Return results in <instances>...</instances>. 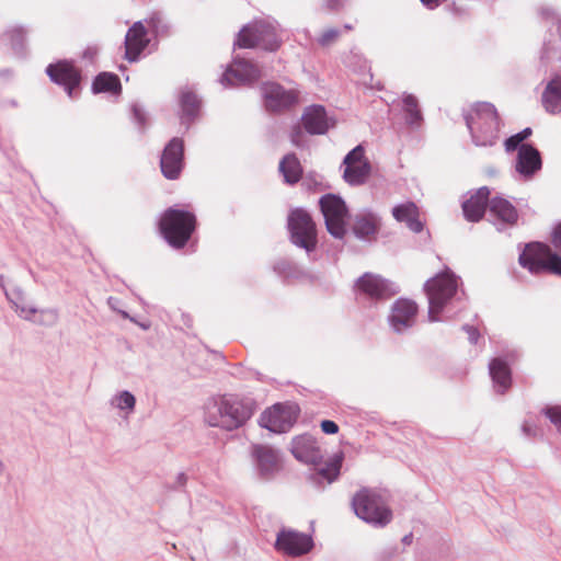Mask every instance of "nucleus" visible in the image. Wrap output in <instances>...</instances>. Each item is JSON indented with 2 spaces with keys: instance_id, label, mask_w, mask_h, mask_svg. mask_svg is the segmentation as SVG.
<instances>
[{
  "instance_id": "c85d7f7f",
  "label": "nucleus",
  "mask_w": 561,
  "mask_h": 561,
  "mask_svg": "<svg viewBox=\"0 0 561 561\" xmlns=\"http://www.w3.org/2000/svg\"><path fill=\"white\" fill-rule=\"evenodd\" d=\"M490 376L497 393H504L512 382L511 369L502 358H494L489 364Z\"/></svg>"
},
{
  "instance_id": "c756f323",
  "label": "nucleus",
  "mask_w": 561,
  "mask_h": 561,
  "mask_svg": "<svg viewBox=\"0 0 561 561\" xmlns=\"http://www.w3.org/2000/svg\"><path fill=\"white\" fill-rule=\"evenodd\" d=\"M342 456H335L331 461L325 462L321 468L314 469L309 479L316 485H327L335 481L340 474Z\"/></svg>"
},
{
  "instance_id": "39448f33",
  "label": "nucleus",
  "mask_w": 561,
  "mask_h": 561,
  "mask_svg": "<svg viewBox=\"0 0 561 561\" xmlns=\"http://www.w3.org/2000/svg\"><path fill=\"white\" fill-rule=\"evenodd\" d=\"M352 506L357 517L376 527L386 526L392 518L391 511L382 497L367 489L354 495Z\"/></svg>"
},
{
  "instance_id": "de8ad7c7",
  "label": "nucleus",
  "mask_w": 561,
  "mask_h": 561,
  "mask_svg": "<svg viewBox=\"0 0 561 561\" xmlns=\"http://www.w3.org/2000/svg\"><path fill=\"white\" fill-rule=\"evenodd\" d=\"M347 0H322L323 5L331 10H337L344 5Z\"/></svg>"
},
{
  "instance_id": "393cba45",
  "label": "nucleus",
  "mask_w": 561,
  "mask_h": 561,
  "mask_svg": "<svg viewBox=\"0 0 561 561\" xmlns=\"http://www.w3.org/2000/svg\"><path fill=\"white\" fill-rule=\"evenodd\" d=\"M380 226V218L371 211H362L355 215L352 230L356 238L369 240Z\"/></svg>"
},
{
  "instance_id": "1a4fd4ad",
  "label": "nucleus",
  "mask_w": 561,
  "mask_h": 561,
  "mask_svg": "<svg viewBox=\"0 0 561 561\" xmlns=\"http://www.w3.org/2000/svg\"><path fill=\"white\" fill-rule=\"evenodd\" d=\"M328 232L335 239L346 234L347 207L345 202L333 194H327L319 201Z\"/></svg>"
},
{
  "instance_id": "5fc2aeb1",
  "label": "nucleus",
  "mask_w": 561,
  "mask_h": 561,
  "mask_svg": "<svg viewBox=\"0 0 561 561\" xmlns=\"http://www.w3.org/2000/svg\"><path fill=\"white\" fill-rule=\"evenodd\" d=\"M344 28H345V30H351V28H352V26H351V25H348V24H345V25H344Z\"/></svg>"
},
{
  "instance_id": "79ce46f5",
  "label": "nucleus",
  "mask_w": 561,
  "mask_h": 561,
  "mask_svg": "<svg viewBox=\"0 0 561 561\" xmlns=\"http://www.w3.org/2000/svg\"><path fill=\"white\" fill-rule=\"evenodd\" d=\"M108 307L113 310L118 312L123 318L130 320L131 322H136V320L128 314L125 310L119 309L121 301L119 299L115 297H108L107 299Z\"/></svg>"
},
{
  "instance_id": "9b49d317",
  "label": "nucleus",
  "mask_w": 561,
  "mask_h": 561,
  "mask_svg": "<svg viewBox=\"0 0 561 561\" xmlns=\"http://www.w3.org/2000/svg\"><path fill=\"white\" fill-rule=\"evenodd\" d=\"M356 289L371 301L387 300L399 291L394 283L371 273H365L357 279Z\"/></svg>"
},
{
  "instance_id": "6e6d98bb",
  "label": "nucleus",
  "mask_w": 561,
  "mask_h": 561,
  "mask_svg": "<svg viewBox=\"0 0 561 561\" xmlns=\"http://www.w3.org/2000/svg\"><path fill=\"white\" fill-rule=\"evenodd\" d=\"M140 327H141L144 330H147V329H148V325H145V324H140Z\"/></svg>"
},
{
  "instance_id": "423d86ee",
  "label": "nucleus",
  "mask_w": 561,
  "mask_h": 561,
  "mask_svg": "<svg viewBox=\"0 0 561 561\" xmlns=\"http://www.w3.org/2000/svg\"><path fill=\"white\" fill-rule=\"evenodd\" d=\"M236 46L240 48H261L274 51L279 48L280 39L275 24L255 21L244 26L238 34Z\"/></svg>"
},
{
  "instance_id": "37998d69",
  "label": "nucleus",
  "mask_w": 561,
  "mask_h": 561,
  "mask_svg": "<svg viewBox=\"0 0 561 561\" xmlns=\"http://www.w3.org/2000/svg\"><path fill=\"white\" fill-rule=\"evenodd\" d=\"M321 430L325 434H336L339 432V426L335 422L330 420H324L321 422Z\"/></svg>"
},
{
  "instance_id": "4468645a",
  "label": "nucleus",
  "mask_w": 561,
  "mask_h": 561,
  "mask_svg": "<svg viewBox=\"0 0 561 561\" xmlns=\"http://www.w3.org/2000/svg\"><path fill=\"white\" fill-rule=\"evenodd\" d=\"M184 165V142L181 138H172L164 147L161 158V172L168 180H176Z\"/></svg>"
},
{
  "instance_id": "2eb2a0df",
  "label": "nucleus",
  "mask_w": 561,
  "mask_h": 561,
  "mask_svg": "<svg viewBox=\"0 0 561 561\" xmlns=\"http://www.w3.org/2000/svg\"><path fill=\"white\" fill-rule=\"evenodd\" d=\"M264 103L267 110L278 112L286 110L299 102V91L286 90L275 82L264 83L262 87Z\"/></svg>"
},
{
  "instance_id": "bb28decb",
  "label": "nucleus",
  "mask_w": 561,
  "mask_h": 561,
  "mask_svg": "<svg viewBox=\"0 0 561 561\" xmlns=\"http://www.w3.org/2000/svg\"><path fill=\"white\" fill-rule=\"evenodd\" d=\"M5 297L21 319L25 321H34V316L37 313V308L27 302V298L22 288L14 286L10 290H5Z\"/></svg>"
},
{
  "instance_id": "412c9836",
  "label": "nucleus",
  "mask_w": 561,
  "mask_h": 561,
  "mask_svg": "<svg viewBox=\"0 0 561 561\" xmlns=\"http://www.w3.org/2000/svg\"><path fill=\"white\" fill-rule=\"evenodd\" d=\"M46 73L50 80L55 83L62 85L69 96H72L73 90L80 83V73L68 61H59L54 65H49L46 68Z\"/></svg>"
},
{
  "instance_id": "f257e3e1",
  "label": "nucleus",
  "mask_w": 561,
  "mask_h": 561,
  "mask_svg": "<svg viewBox=\"0 0 561 561\" xmlns=\"http://www.w3.org/2000/svg\"><path fill=\"white\" fill-rule=\"evenodd\" d=\"M253 414V404L234 396L209 400L205 405V421L210 426L227 431L242 426Z\"/></svg>"
},
{
  "instance_id": "20e7f679",
  "label": "nucleus",
  "mask_w": 561,
  "mask_h": 561,
  "mask_svg": "<svg viewBox=\"0 0 561 561\" xmlns=\"http://www.w3.org/2000/svg\"><path fill=\"white\" fill-rule=\"evenodd\" d=\"M195 225L196 218L193 213L171 207L160 219V231L171 247L180 249L191 238Z\"/></svg>"
},
{
  "instance_id": "ea45409f",
  "label": "nucleus",
  "mask_w": 561,
  "mask_h": 561,
  "mask_svg": "<svg viewBox=\"0 0 561 561\" xmlns=\"http://www.w3.org/2000/svg\"><path fill=\"white\" fill-rule=\"evenodd\" d=\"M545 414L561 434V407L547 408Z\"/></svg>"
},
{
  "instance_id": "e433bc0d",
  "label": "nucleus",
  "mask_w": 561,
  "mask_h": 561,
  "mask_svg": "<svg viewBox=\"0 0 561 561\" xmlns=\"http://www.w3.org/2000/svg\"><path fill=\"white\" fill-rule=\"evenodd\" d=\"M58 311L55 308H43L37 309L36 316H34L35 324L43 327H54L58 322Z\"/></svg>"
},
{
  "instance_id": "a19ab883",
  "label": "nucleus",
  "mask_w": 561,
  "mask_h": 561,
  "mask_svg": "<svg viewBox=\"0 0 561 561\" xmlns=\"http://www.w3.org/2000/svg\"><path fill=\"white\" fill-rule=\"evenodd\" d=\"M340 36V32L336 28H328L319 37V44L322 46H329L334 43Z\"/></svg>"
},
{
  "instance_id": "cd10ccee",
  "label": "nucleus",
  "mask_w": 561,
  "mask_h": 561,
  "mask_svg": "<svg viewBox=\"0 0 561 561\" xmlns=\"http://www.w3.org/2000/svg\"><path fill=\"white\" fill-rule=\"evenodd\" d=\"M392 216L397 221L404 222L415 233L423 230V222L419 219V209L412 202L394 206L392 208Z\"/></svg>"
},
{
  "instance_id": "f704fd0d",
  "label": "nucleus",
  "mask_w": 561,
  "mask_h": 561,
  "mask_svg": "<svg viewBox=\"0 0 561 561\" xmlns=\"http://www.w3.org/2000/svg\"><path fill=\"white\" fill-rule=\"evenodd\" d=\"M121 90V83L117 76L108 72L100 73L92 83L94 93L112 92L116 93Z\"/></svg>"
},
{
  "instance_id": "72a5a7b5",
  "label": "nucleus",
  "mask_w": 561,
  "mask_h": 561,
  "mask_svg": "<svg viewBox=\"0 0 561 561\" xmlns=\"http://www.w3.org/2000/svg\"><path fill=\"white\" fill-rule=\"evenodd\" d=\"M402 108L405 113V122L413 127L420 126L423 117L419 108V101L414 95L408 93L403 95Z\"/></svg>"
},
{
  "instance_id": "aec40b11",
  "label": "nucleus",
  "mask_w": 561,
  "mask_h": 561,
  "mask_svg": "<svg viewBox=\"0 0 561 561\" xmlns=\"http://www.w3.org/2000/svg\"><path fill=\"white\" fill-rule=\"evenodd\" d=\"M290 450L297 460L308 465L316 466L323 458L316 438L308 434L296 436L291 442Z\"/></svg>"
},
{
  "instance_id": "8fccbe9b",
  "label": "nucleus",
  "mask_w": 561,
  "mask_h": 561,
  "mask_svg": "<svg viewBox=\"0 0 561 561\" xmlns=\"http://www.w3.org/2000/svg\"><path fill=\"white\" fill-rule=\"evenodd\" d=\"M133 111H134V116H135V118L137 119V122H138L139 124H144V122H145V115H144V113L140 111V108H138L137 106H134Z\"/></svg>"
},
{
  "instance_id": "ddd939ff",
  "label": "nucleus",
  "mask_w": 561,
  "mask_h": 561,
  "mask_svg": "<svg viewBox=\"0 0 561 561\" xmlns=\"http://www.w3.org/2000/svg\"><path fill=\"white\" fill-rule=\"evenodd\" d=\"M343 179L350 185H362L370 174V163L365 158V150L362 145L351 150L343 160Z\"/></svg>"
},
{
  "instance_id": "f03ea898",
  "label": "nucleus",
  "mask_w": 561,
  "mask_h": 561,
  "mask_svg": "<svg viewBox=\"0 0 561 561\" xmlns=\"http://www.w3.org/2000/svg\"><path fill=\"white\" fill-rule=\"evenodd\" d=\"M465 119L476 146H493L497 141L500 123L493 104H474L465 115Z\"/></svg>"
},
{
  "instance_id": "a211bd4d",
  "label": "nucleus",
  "mask_w": 561,
  "mask_h": 561,
  "mask_svg": "<svg viewBox=\"0 0 561 561\" xmlns=\"http://www.w3.org/2000/svg\"><path fill=\"white\" fill-rule=\"evenodd\" d=\"M518 214L513 204L500 196L493 197L489 203V220L499 231L516 224Z\"/></svg>"
},
{
  "instance_id": "0eeeda50",
  "label": "nucleus",
  "mask_w": 561,
  "mask_h": 561,
  "mask_svg": "<svg viewBox=\"0 0 561 561\" xmlns=\"http://www.w3.org/2000/svg\"><path fill=\"white\" fill-rule=\"evenodd\" d=\"M518 261L533 274L550 272L561 276V256L553 253L547 244L540 242L527 244L519 254Z\"/></svg>"
},
{
  "instance_id": "a878e982",
  "label": "nucleus",
  "mask_w": 561,
  "mask_h": 561,
  "mask_svg": "<svg viewBox=\"0 0 561 561\" xmlns=\"http://www.w3.org/2000/svg\"><path fill=\"white\" fill-rule=\"evenodd\" d=\"M253 455L262 476H270L279 468V455L270 446L256 445L253 447Z\"/></svg>"
},
{
  "instance_id": "c03bdc74",
  "label": "nucleus",
  "mask_w": 561,
  "mask_h": 561,
  "mask_svg": "<svg viewBox=\"0 0 561 561\" xmlns=\"http://www.w3.org/2000/svg\"><path fill=\"white\" fill-rule=\"evenodd\" d=\"M552 243L556 249L561 251V224H559L552 232Z\"/></svg>"
},
{
  "instance_id": "6ab92c4d",
  "label": "nucleus",
  "mask_w": 561,
  "mask_h": 561,
  "mask_svg": "<svg viewBox=\"0 0 561 561\" xmlns=\"http://www.w3.org/2000/svg\"><path fill=\"white\" fill-rule=\"evenodd\" d=\"M541 167L540 152L534 146L526 144L518 147L514 169L519 178L530 180Z\"/></svg>"
},
{
  "instance_id": "4be33fe9",
  "label": "nucleus",
  "mask_w": 561,
  "mask_h": 561,
  "mask_svg": "<svg viewBox=\"0 0 561 561\" xmlns=\"http://www.w3.org/2000/svg\"><path fill=\"white\" fill-rule=\"evenodd\" d=\"M302 124L309 134L323 135L335 125V122L328 116L322 105H310L304 111Z\"/></svg>"
},
{
  "instance_id": "a18cd8bd",
  "label": "nucleus",
  "mask_w": 561,
  "mask_h": 561,
  "mask_svg": "<svg viewBox=\"0 0 561 561\" xmlns=\"http://www.w3.org/2000/svg\"><path fill=\"white\" fill-rule=\"evenodd\" d=\"M463 330L467 332L470 343L476 344L480 335L478 330L470 325H465Z\"/></svg>"
},
{
  "instance_id": "3c124183",
  "label": "nucleus",
  "mask_w": 561,
  "mask_h": 561,
  "mask_svg": "<svg viewBox=\"0 0 561 561\" xmlns=\"http://www.w3.org/2000/svg\"><path fill=\"white\" fill-rule=\"evenodd\" d=\"M412 540H413V535L412 534H408L405 535L403 538H402V542L404 545H411L412 543Z\"/></svg>"
},
{
  "instance_id": "f8f14e48",
  "label": "nucleus",
  "mask_w": 561,
  "mask_h": 561,
  "mask_svg": "<svg viewBox=\"0 0 561 561\" xmlns=\"http://www.w3.org/2000/svg\"><path fill=\"white\" fill-rule=\"evenodd\" d=\"M417 311L415 301L407 298L397 299L391 305L387 318L390 329L397 334L408 332L416 323Z\"/></svg>"
},
{
  "instance_id": "603ef678",
  "label": "nucleus",
  "mask_w": 561,
  "mask_h": 561,
  "mask_svg": "<svg viewBox=\"0 0 561 561\" xmlns=\"http://www.w3.org/2000/svg\"><path fill=\"white\" fill-rule=\"evenodd\" d=\"M3 471H4V465H3L2 460L0 459V477L2 476Z\"/></svg>"
},
{
  "instance_id": "864d4df0",
  "label": "nucleus",
  "mask_w": 561,
  "mask_h": 561,
  "mask_svg": "<svg viewBox=\"0 0 561 561\" xmlns=\"http://www.w3.org/2000/svg\"><path fill=\"white\" fill-rule=\"evenodd\" d=\"M285 265V263H279L277 264L276 268L282 272L283 271V266Z\"/></svg>"
},
{
  "instance_id": "f3484780",
  "label": "nucleus",
  "mask_w": 561,
  "mask_h": 561,
  "mask_svg": "<svg viewBox=\"0 0 561 561\" xmlns=\"http://www.w3.org/2000/svg\"><path fill=\"white\" fill-rule=\"evenodd\" d=\"M260 77L261 71L255 65L244 59L234 58L222 75L220 82L226 87H232L256 81Z\"/></svg>"
},
{
  "instance_id": "09e8293b",
  "label": "nucleus",
  "mask_w": 561,
  "mask_h": 561,
  "mask_svg": "<svg viewBox=\"0 0 561 561\" xmlns=\"http://www.w3.org/2000/svg\"><path fill=\"white\" fill-rule=\"evenodd\" d=\"M423 5H425L427 9H435L440 4V0H420Z\"/></svg>"
},
{
  "instance_id": "7c9ffc66",
  "label": "nucleus",
  "mask_w": 561,
  "mask_h": 561,
  "mask_svg": "<svg viewBox=\"0 0 561 561\" xmlns=\"http://www.w3.org/2000/svg\"><path fill=\"white\" fill-rule=\"evenodd\" d=\"M542 105L548 113L561 112V77L551 79L542 93Z\"/></svg>"
},
{
  "instance_id": "b1692460",
  "label": "nucleus",
  "mask_w": 561,
  "mask_h": 561,
  "mask_svg": "<svg viewBox=\"0 0 561 561\" xmlns=\"http://www.w3.org/2000/svg\"><path fill=\"white\" fill-rule=\"evenodd\" d=\"M489 195L490 190L482 186L462 202V210L467 220L479 221L483 217Z\"/></svg>"
},
{
  "instance_id": "5701e85b",
  "label": "nucleus",
  "mask_w": 561,
  "mask_h": 561,
  "mask_svg": "<svg viewBox=\"0 0 561 561\" xmlns=\"http://www.w3.org/2000/svg\"><path fill=\"white\" fill-rule=\"evenodd\" d=\"M149 44L147 30L142 22H135L125 36V57L130 62L138 60L140 54Z\"/></svg>"
},
{
  "instance_id": "4c0bfd02",
  "label": "nucleus",
  "mask_w": 561,
  "mask_h": 561,
  "mask_svg": "<svg viewBox=\"0 0 561 561\" xmlns=\"http://www.w3.org/2000/svg\"><path fill=\"white\" fill-rule=\"evenodd\" d=\"M531 134V129L530 128H525L523 129L522 131L511 136L510 138H507L505 140V150L506 151H513V150H517L518 151V147L522 146V141H524L526 138H528Z\"/></svg>"
},
{
  "instance_id": "49530a36",
  "label": "nucleus",
  "mask_w": 561,
  "mask_h": 561,
  "mask_svg": "<svg viewBox=\"0 0 561 561\" xmlns=\"http://www.w3.org/2000/svg\"><path fill=\"white\" fill-rule=\"evenodd\" d=\"M522 431L526 436H536L537 430L534 423L525 421L522 425Z\"/></svg>"
},
{
  "instance_id": "dca6fc26",
  "label": "nucleus",
  "mask_w": 561,
  "mask_h": 561,
  "mask_svg": "<svg viewBox=\"0 0 561 561\" xmlns=\"http://www.w3.org/2000/svg\"><path fill=\"white\" fill-rule=\"evenodd\" d=\"M313 547L310 535L293 529H283L276 538V549L291 557H299L308 553Z\"/></svg>"
},
{
  "instance_id": "473e14b6",
  "label": "nucleus",
  "mask_w": 561,
  "mask_h": 561,
  "mask_svg": "<svg viewBox=\"0 0 561 561\" xmlns=\"http://www.w3.org/2000/svg\"><path fill=\"white\" fill-rule=\"evenodd\" d=\"M279 171L285 181L289 184L298 182L302 173L301 165L293 153H289L282 159L279 163Z\"/></svg>"
},
{
  "instance_id": "6e6552de",
  "label": "nucleus",
  "mask_w": 561,
  "mask_h": 561,
  "mask_svg": "<svg viewBox=\"0 0 561 561\" xmlns=\"http://www.w3.org/2000/svg\"><path fill=\"white\" fill-rule=\"evenodd\" d=\"M290 241L298 248L312 252L318 243L316 225L310 215L300 208L291 210L288 216Z\"/></svg>"
},
{
  "instance_id": "c9c22d12",
  "label": "nucleus",
  "mask_w": 561,
  "mask_h": 561,
  "mask_svg": "<svg viewBox=\"0 0 561 561\" xmlns=\"http://www.w3.org/2000/svg\"><path fill=\"white\" fill-rule=\"evenodd\" d=\"M180 103L183 121L192 119L197 114L199 108V100L193 92L183 91L181 93Z\"/></svg>"
},
{
  "instance_id": "2f4dec72",
  "label": "nucleus",
  "mask_w": 561,
  "mask_h": 561,
  "mask_svg": "<svg viewBox=\"0 0 561 561\" xmlns=\"http://www.w3.org/2000/svg\"><path fill=\"white\" fill-rule=\"evenodd\" d=\"M108 404L121 417L128 419L135 411L136 398L130 391L121 390L111 397Z\"/></svg>"
},
{
  "instance_id": "58836bf2",
  "label": "nucleus",
  "mask_w": 561,
  "mask_h": 561,
  "mask_svg": "<svg viewBox=\"0 0 561 561\" xmlns=\"http://www.w3.org/2000/svg\"><path fill=\"white\" fill-rule=\"evenodd\" d=\"M25 31L22 26H13L7 31L5 36L9 38L11 46L14 50H20L22 47Z\"/></svg>"
},
{
  "instance_id": "9d476101",
  "label": "nucleus",
  "mask_w": 561,
  "mask_h": 561,
  "mask_svg": "<svg viewBox=\"0 0 561 561\" xmlns=\"http://www.w3.org/2000/svg\"><path fill=\"white\" fill-rule=\"evenodd\" d=\"M299 409L294 403H276L260 417L262 427L274 433L287 432L296 422Z\"/></svg>"
},
{
  "instance_id": "7ed1b4c3",
  "label": "nucleus",
  "mask_w": 561,
  "mask_h": 561,
  "mask_svg": "<svg viewBox=\"0 0 561 561\" xmlns=\"http://www.w3.org/2000/svg\"><path fill=\"white\" fill-rule=\"evenodd\" d=\"M459 287V278L448 268L438 273L425 285V293L428 300V321H442L440 314L457 297Z\"/></svg>"
}]
</instances>
